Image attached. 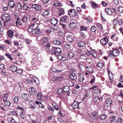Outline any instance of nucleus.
<instances>
[{
	"label": "nucleus",
	"mask_w": 123,
	"mask_h": 123,
	"mask_svg": "<svg viewBox=\"0 0 123 123\" xmlns=\"http://www.w3.org/2000/svg\"><path fill=\"white\" fill-rule=\"evenodd\" d=\"M119 50L117 49H113L112 52V54L111 52L110 51L109 54L110 56L112 58H114L115 56H117L119 54Z\"/></svg>",
	"instance_id": "nucleus-1"
},
{
	"label": "nucleus",
	"mask_w": 123,
	"mask_h": 123,
	"mask_svg": "<svg viewBox=\"0 0 123 123\" xmlns=\"http://www.w3.org/2000/svg\"><path fill=\"white\" fill-rule=\"evenodd\" d=\"M51 51L52 53L56 55H58L61 53V49L58 48L53 47L51 49Z\"/></svg>",
	"instance_id": "nucleus-2"
},
{
	"label": "nucleus",
	"mask_w": 123,
	"mask_h": 123,
	"mask_svg": "<svg viewBox=\"0 0 123 123\" xmlns=\"http://www.w3.org/2000/svg\"><path fill=\"white\" fill-rule=\"evenodd\" d=\"M2 18L4 21H5L4 25L5 27H6L7 25H6V24L8 22V14H3L2 16Z\"/></svg>",
	"instance_id": "nucleus-3"
},
{
	"label": "nucleus",
	"mask_w": 123,
	"mask_h": 123,
	"mask_svg": "<svg viewBox=\"0 0 123 123\" xmlns=\"http://www.w3.org/2000/svg\"><path fill=\"white\" fill-rule=\"evenodd\" d=\"M12 110H10L9 109H8V112L10 115H11L13 116H17L18 114L16 113V111L13 109L14 107V106H12Z\"/></svg>",
	"instance_id": "nucleus-4"
},
{
	"label": "nucleus",
	"mask_w": 123,
	"mask_h": 123,
	"mask_svg": "<svg viewBox=\"0 0 123 123\" xmlns=\"http://www.w3.org/2000/svg\"><path fill=\"white\" fill-rule=\"evenodd\" d=\"M76 12L75 10L74 9H70L68 12L69 15L70 16H74L76 15Z\"/></svg>",
	"instance_id": "nucleus-5"
},
{
	"label": "nucleus",
	"mask_w": 123,
	"mask_h": 123,
	"mask_svg": "<svg viewBox=\"0 0 123 123\" xmlns=\"http://www.w3.org/2000/svg\"><path fill=\"white\" fill-rule=\"evenodd\" d=\"M80 103V102L79 103L77 101H74L72 105L73 108L74 109H75L77 108H79V104Z\"/></svg>",
	"instance_id": "nucleus-6"
},
{
	"label": "nucleus",
	"mask_w": 123,
	"mask_h": 123,
	"mask_svg": "<svg viewBox=\"0 0 123 123\" xmlns=\"http://www.w3.org/2000/svg\"><path fill=\"white\" fill-rule=\"evenodd\" d=\"M63 92H67V95L68 96H69L70 94L69 91V87L68 86H66L64 87L63 88Z\"/></svg>",
	"instance_id": "nucleus-7"
},
{
	"label": "nucleus",
	"mask_w": 123,
	"mask_h": 123,
	"mask_svg": "<svg viewBox=\"0 0 123 123\" xmlns=\"http://www.w3.org/2000/svg\"><path fill=\"white\" fill-rule=\"evenodd\" d=\"M29 92L31 95H33L36 93L35 89L33 87H31L29 89Z\"/></svg>",
	"instance_id": "nucleus-8"
},
{
	"label": "nucleus",
	"mask_w": 123,
	"mask_h": 123,
	"mask_svg": "<svg viewBox=\"0 0 123 123\" xmlns=\"http://www.w3.org/2000/svg\"><path fill=\"white\" fill-rule=\"evenodd\" d=\"M108 42V40L106 37L102 39L100 41V42L104 44H106Z\"/></svg>",
	"instance_id": "nucleus-9"
},
{
	"label": "nucleus",
	"mask_w": 123,
	"mask_h": 123,
	"mask_svg": "<svg viewBox=\"0 0 123 123\" xmlns=\"http://www.w3.org/2000/svg\"><path fill=\"white\" fill-rule=\"evenodd\" d=\"M48 40V39L46 37H43L40 40V42L42 44L47 43Z\"/></svg>",
	"instance_id": "nucleus-10"
},
{
	"label": "nucleus",
	"mask_w": 123,
	"mask_h": 123,
	"mask_svg": "<svg viewBox=\"0 0 123 123\" xmlns=\"http://www.w3.org/2000/svg\"><path fill=\"white\" fill-rule=\"evenodd\" d=\"M32 7L33 8H34L36 10L39 11L41 9V7L40 6L34 4L32 5Z\"/></svg>",
	"instance_id": "nucleus-11"
},
{
	"label": "nucleus",
	"mask_w": 123,
	"mask_h": 123,
	"mask_svg": "<svg viewBox=\"0 0 123 123\" xmlns=\"http://www.w3.org/2000/svg\"><path fill=\"white\" fill-rule=\"evenodd\" d=\"M40 33V30L39 29L38 26H37L36 28L34 29V30L33 31V33L38 34H39Z\"/></svg>",
	"instance_id": "nucleus-12"
},
{
	"label": "nucleus",
	"mask_w": 123,
	"mask_h": 123,
	"mask_svg": "<svg viewBox=\"0 0 123 123\" xmlns=\"http://www.w3.org/2000/svg\"><path fill=\"white\" fill-rule=\"evenodd\" d=\"M68 19V17H67L63 16L60 18V21L62 22H65L67 21Z\"/></svg>",
	"instance_id": "nucleus-13"
},
{
	"label": "nucleus",
	"mask_w": 123,
	"mask_h": 123,
	"mask_svg": "<svg viewBox=\"0 0 123 123\" xmlns=\"http://www.w3.org/2000/svg\"><path fill=\"white\" fill-rule=\"evenodd\" d=\"M8 5L11 8H13L14 7L15 4L13 1L10 0L8 2Z\"/></svg>",
	"instance_id": "nucleus-14"
},
{
	"label": "nucleus",
	"mask_w": 123,
	"mask_h": 123,
	"mask_svg": "<svg viewBox=\"0 0 123 123\" xmlns=\"http://www.w3.org/2000/svg\"><path fill=\"white\" fill-rule=\"evenodd\" d=\"M105 12L107 14L110 15L112 13V11L111 9L108 8L105 9Z\"/></svg>",
	"instance_id": "nucleus-15"
},
{
	"label": "nucleus",
	"mask_w": 123,
	"mask_h": 123,
	"mask_svg": "<svg viewBox=\"0 0 123 123\" xmlns=\"http://www.w3.org/2000/svg\"><path fill=\"white\" fill-rule=\"evenodd\" d=\"M97 116V114L96 112H94L91 114L89 116L90 119H91L92 121H93L94 119L93 118V117H95Z\"/></svg>",
	"instance_id": "nucleus-16"
},
{
	"label": "nucleus",
	"mask_w": 123,
	"mask_h": 123,
	"mask_svg": "<svg viewBox=\"0 0 123 123\" xmlns=\"http://www.w3.org/2000/svg\"><path fill=\"white\" fill-rule=\"evenodd\" d=\"M22 99L24 100L27 101L28 100V96L26 93H23L22 95Z\"/></svg>",
	"instance_id": "nucleus-17"
},
{
	"label": "nucleus",
	"mask_w": 123,
	"mask_h": 123,
	"mask_svg": "<svg viewBox=\"0 0 123 123\" xmlns=\"http://www.w3.org/2000/svg\"><path fill=\"white\" fill-rule=\"evenodd\" d=\"M77 26V24L76 23L74 22L71 23L69 25V27L71 28H74Z\"/></svg>",
	"instance_id": "nucleus-18"
},
{
	"label": "nucleus",
	"mask_w": 123,
	"mask_h": 123,
	"mask_svg": "<svg viewBox=\"0 0 123 123\" xmlns=\"http://www.w3.org/2000/svg\"><path fill=\"white\" fill-rule=\"evenodd\" d=\"M37 97L38 99L39 100H41L43 96L42 93L41 92H38L37 94Z\"/></svg>",
	"instance_id": "nucleus-19"
},
{
	"label": "nucleus",
	"mask_w": 123,
	"mask_h": 123,
	"mask_svg": "<svg viewBox=\"0 0 123 123\" xmlns=\"http://www.w3.org/2000/svg\"><path fill=\"white\" fill-rule=\"evenodd\" d=\"M75 54L72 52H68V53L67 55L68 57H69L70 58L73 59Z\"/></svg>",
	"instance_id": "nucleus-20"
},
{
	"label": "nucleus",
	"mask_w": 123,
	"mask_h": 123,
	"mask_svg": "<svg viewBox=\"0 0 123 123\" xmlns=\"http://www.w3.org/2000/svg\"><path fill=\"white\" fill-rule=\"evenodd\" d=\"M35 25L34 24L32 25H31L28 28V31L29 32H32L33 33V31L34 30L33 28V26Z\"/></svg>",
	"instance_id": "nucleus-21"
},
{
	"label": "nucleus",
	"mask_w": 123,
	"mask_h": 123,
	"mask_svg": "<svg viewBox=\"0 0 123 123\" xmlns=\"http://www.w3.org/2000/svg\"><path fill=\"white\" fill-rule=\"evenodd\" d=\"M51 22L52 24L55 25L57 23L58 21L57 19L54 18H52L51 19Z\"/></svg>",
	"instance_id": "nucleus-22"
},
{
	"label": "nucleus",
	"mask_w": 123,
	"mask_h": 123,
	"mask_svg": "<svg viewBox=\"0 0 123 123\" xmlns=\"http://www.w3.org/2000/svg\"><path fill=\"white\" fill-rule=\"evenodd\" d=\"M86 68L87 71L90 73H92L93 72V69L91 67L87 66Z\"/></svg>",
	"instance_id": "nucleus-23"
},
{
	"label": "nucleus",
	"mask_w": 123,
	"mask_h": 123,
	"mask_svg": "<svg viewBox=\"0 0 123 123\" xmlns=\"http://www.w3.org/2000/svg\"><path fill=\"white\" fill-rule=\"evenodd\" d=\"M11 70L13 72H16L17 71V68L16 66L12 65L10 67Z\"/></svg>",
	"instance_id": "nucleus-24"
},
{
	"label": "nucleus",
	"mask_w": 123,
	"mask_h": 123,
	"mask_svg": "<svg viewBox=\"0 0 123 123\" xmlns=\"http://www.w3.org/2000/svg\"><path fill=\"white\" fill-rule=\"evenodd\" d=\"M52 106L57 111L59 110V108L57 105V104L55 103H53L52 104Z\"/></svg>",
	"instance_id": "nucleus-25"
},
{
	"label": "nucleus",
	"mask_w": 123,
	"mask_h": 123,
	"mask_svg": "<svg viewBox=\"0 0 123 123\" xmlns=\"http://www.w3.org/2000/svg\"><path fill=\"white\" fill-rule=\"evenodd\" d=\"M65 12L64 10L62 8L60 9L59 10V15L61 16L62 14H63Z\"/></svg>",
	"instance_id": "nucleus-26"
},
{
	"label": "nucleus",
	"mask_w": 123,
	"mask_h": 123,
	"mask_svg": "<svg viewBox=\"0 0 123 123\" xmlns=\"http://www.w3.org/2000/svg\"><path fill=\"white\" fill-rule=\"evenodd\" d=\"M73 38L71 35H68L67 37V39L70 42H72L73 40Z\"/></svg>",
	"instance_id": "nucleus-27"
},
{
	"label": "nucleus",
	"mask_w": 123,
	"mask_h": 123,
	"mask_svg": "<svg viewBox=\"0 0 123 123\" xmlns=\"http://www.w3.org/2000/svg\"><path fill=\"white\" fill-rule=\"evenodd\" d=\"M85 43L83 42H80L78 43V45L79 47H82L85 45Z\"/></svg>",
	"instance_id": "nucleus-28"
},
{
	"label": "nucleus",
	"mask_w": 123,
	"mask_h": 123,
	"mask_svg": "<svg viewBox=\"0 0 123 123\" xmlns=\"http://www.w3.org/2000/svg\"><path fill=\"white\" fill-rule=\"evenodd\" d=\"M13 35V32L11 31H8V36L10 37H12Z\"/></svg>",
	"instance_id": "nucleus-29"
},
{
	"label": "nucleus",
	"mask_w": 123,
	"mask_h": 123,
	"mask_svg": "<svg viewBox=\"0 0 123 123\" xmlns=\"http://www.w3.org/2000/svg\"><path fill=\"white\" fill-rule=\"evenodd\" d=\"M49 12L48 10H46L43 12L42 14V15L44 16H46L49 15Z\"/></svg>",
	"instance_id": "nucleus-30"
},
{
	"label": "nucleus",
	"mask_w": 123,
	"mask_h": 123,
	"mask_svg": "<svg viewBox=\"0 0 123 123\" xmlns=\"http://www.w3.org/2000/svg\"><path fill=\"white\" fill-rule=\"evenodd\" d=\"M70 78L73 80H75L76 78V76L74 74H71L70 76Z\"/></svg>",
	"instance_id": "nucleus-31"
},
{
	"label": "nucleus",
	"mask_w": 123,
	"mask_h": 123,
	"mask_svg": "<svg viewBox=\"0 0 123 123\" xmlns=\"http://www.w3.org/2000/svg\"><path fill=\"white\" fill-rule=\"evenodd\" d=\"M53 5L56 7H59L61 6V4L60 3L57 2H54L53 3Z\"/></svg>",
	"instance_id": "nucleus-32"
},
{
	"label": "nucleus",
	"mask_w": 123,
	"mask_h": 123,
	"mask_svg": "<svg viewBox=\"0 0 123 123\" xmlns=\"http://www.w3.org/2000/svg\"><path fill=\"white\" fill-rule=\"evenodd\" d=\"M58 59L64 61L66 60V59L63 56L59 55L58 56Z\"/></svg>",
	"instance_id": "nucleus-33"
},
{
	"label": "nucleus",
	"mask_w": 123,
	"mask_h": 123,
	"mask_svg": "<svg viewBox=\"0 0 123 123\" xmlns=\"http://www.w3.org/2000/svg\"><path fill=\"white\" fill-rule=\"evenodd\" d=\"M8 97V95L7 93H6L4 94L3 97V99L4 101H6L7 98Z\"/></svg>",
	"instance_id": "nucleus-34"
},
{
	"label": "nucleus",
	"mask_w": 123,
	"mask_h": 123,
	"mask_svg": "<svg viewBox=\"0 0 123 123\" xmlns=\"http://www.w3.org/2000/svg\"><path fill=\"white\" fill-rule=\"evenodd\" d=\"M79 79L80 81L82 82L84 80V78L83 75L80 74L79 75Z\"/></svg>",
	"instance_id": "nucleus-35"
},
{
	"label": "nucleus",
	"mask_w": 123,
	"mask_h": 123,
	"mask_svg": "<svg viewBox=\"0 0 123 123\" xmlns=\"http://www.w3.org/2000/svg\"><path fill=\"white\" fill-rule=\"evenodd\" d=\"M91 3L92 4V6L93 8H97L98 7V5L97 4L93 2H92Z\"/></svg>",
	"instance_id": "nucleus-36"
},
{
	"label": "nucleus",
	"mask_w": 123,
	"mask_h": 123,
	"mask_svg": "<svg viewBox=\"0 0 123 123\" xmlns=\"http://www.w3.org/2000/svg\"><path fill=\"white\" fill-rule=\"evenodd\" d=\"M53 42L55 44L57 45H60L61 43V42L58 40L54 41Z\"/></svg>",
	"instance_id": "nucleus-37"
},
{
	"label": "nucleus",
	"mask_w": 123,
	"mask_h": 123,
	"mask_svg": "<svg viewBox=\"0 0 123 123\" xmlns=\"http://www.w3.org/2000/svg\"><path fill=\"white\" fill-rule=\"evenodd\" d=\"M107 104H108L111 105L112 103V101L110 98H108L106 100Z\"/></svg>",
	"instance_id": "nucleus-38"
},
{
	"label": "nucleus",
	"mask_w": 123,
	"mask_h": 123,
	"mask_svg": "<svg viewBox=\"0 0 123 123\" xmlns=\"http://www.w3.org/2000/svg\"><path fill=\"white\" fill-rule=\"evenodd\" d=\"M32 78L37 84H39V80L35 76H33L32 77Z\"/></svg>",
	"instance_id": "nucleus-39"
},
{
	"label": "nucleus",
	"mask_w": 123,
	"mask_h": 123,
	"mask_svg": "<svg viewBox=\"0 0 123 123\" xmlns=\"http://www.w3.org/2000/svg\"><path fill=\"white\" fill-rule=\"evenodd\" d=\"M63 92H64L63 89L62 88H59L57 91V93L59 94H61Z\"/></svg>",
	"instance_id": "nucleus-40"
},
{
	"label": "nucleus",
	"mask_w": 123,
	"mask_h": 123,
	"mask_svg": "<svg viewBox=\"0 0 123 123\" xmlns=\"http://www.w3.org/2000/svg\"><path fill=\"white\" fill-rule=\"evenodd\" d=\"M115 117L114 116H112L110 119V122L111 123L113 122L115 120Z\"/></svg>",
	"instance_id": "nucleus-41"
},
{
	"label": "nucleus",
	"mask_w": 123,
	"mask_h": 123,
	"mask_svg": "<svg viewBox=\"0 0 123 123\" xmlns=\"http://www.w3.org/2000/svg\"><path fill=\"white\" fill-rule=\"evenodd\" d=\"M16 24L17 25H21V23L20 22V18H18L17 19L16 22Z\"/></svg>",
	"instance_id": "nucleus-42"
},
{
	"label": "nucleus",
	"mask_w": 123,
	"mask_h": 123,
	"mask_svg": "<svg viewBox=\"0 0 123 123\" xmlns=\"http://www.w3.org/2000/svg\"><path fill=\"white\" fill-rule=\"evenodd\" d=\"M8 120H9L11 123H16L14 120L12 118H9L8 119Z\"/></svg>",
	"instance_id": "nucleus-43"
},
{
	"label": "nucleus",
	"mask_w": 123,
	"mask_h": 123,
	"mask_svg": "<svg viewBox=\"0 0 123 123\" xmlns=\"http://www.w3.org/2000/svg\"><path fill=\"white\" fill-rule=\"evenodd\" d=\"M97 66L99 68H101L103 67V65L101 63H98L97 64Z\"/></svg>",
	"instance_id": "nucleus-44"
},
{
	"label": "nucleus",
	"mask_w": 123,
	"mask_h": 123,
	"mask_svg": "<svg viewBox=\"0 0 123 123\" xmlns=\"http://www.w3.org/2000/svg\"><path fill=\"white\" fill-rule=\"evenodd\" d=\"M96 28L95 26H93L91 27V30L93 32L95 31L96 30Z\"/></svg>",
	"instance_id": "nucleus-45"
},
{
	"label": "nucleus",
	"mask_w": 123,
	"mask_h": 123,
	"mask_svg": "<svg viewBox=\"0 0 123 123\" xmlns=\"http://www.w3.org/2000/svg\"><path fill=\"white\" fill-rule=\"evenodd\" d=\"M123 121V120L121 117L118 118L116 122V123H121Z\"/></svg>",
	"instance_id": "nucleus-46"
},
{
	"label": "nucleus",
	"mask_w": 123,
	"mask_h": 123,
	"mask_svg": "<svg viewBox=\"0 0 123 123\" xmlns=\"http://www.w3.org/2000/svg\"><path fill=\"white\" fill-rule=\"evenodd\" d=\"M58 121L60 123H63L64 122V120L62 119L61 117H60L57 118Z\"/></svg>",
	"instance_id": "nucleus-47"
},
{
	"label": "nucleus",
	"mask_w": 123,
	"mask_h": 123,
	"mask_svg": "<svg viewBox=\"0 0 123 123\" xmlns=\"http://www.w3.org/2000/svg\"><path fill=\"white\" fill-rule=\"evenodd\" d=\"M118 11L120 12H122L123 11V7L120 6L118 8Z\"/></svg>",
	"instance_id": "nucleus-48"
},
{
	"label": "nucleus",
	"mask_w": 123,
	"mask_h": 123,
	"mask_svg": "<svg viewBox=\"0 0 123 123\" xmlns=\"http://www.w3.org/2000/svg\"><path fill=\"white\" fill-rule=\"evenodd\" d=\"M107 116L105 115H102L100 116V118L102 120H103L106 118Z\"/></svg>",
	"instance_id": "nucleus-49"
},
{
	"label": "nucleus",
	"mask_w": 123,
	"mask_h": 123,
	"mask_svg": "<svg viewBox=\"0 0 123 123\" xmlns=\"http://www.w3.org/2000/svg\"><path fill=\"white\" fill-rule=\"evenodd\" d=\"M19 115L23 119H24L25 117V115L22 111L19 114Z\"/></svg>",
	"instance_id": "nucleus-50"
},
{
	"label": "nucleus",
	"mask_w": 123,
	"mask_h": 123,
	"mask_svg": "<svg viewBox=\"0 0 123 123\" xmlns=\"http://www.w3.org/2000/svg\"><path fill=\"white\" fill-rule=\"evenodd\" d=\"M80 30L81 31H86L87 30V28L84 27L83 26H80Z\"/></svg>",
	"instance_id": "nucleus-51"
},
{
	"label": "nucleus",
	"mask_w": 123,
	"mask_h": 123,
	"mask_svg": "<svg viewBox=\"0 0 123 123\" xmlns=\"http://www.w3.org/2000/svg\"><path fill=\"white\" fill-rule=\"evenodd\" d=\"M17 7L19 9H21L22 8V6L21 4L19 3L17 5Z\"/></svg>",
	"instance_id": "nucleus-52"
},
{
	"label": "nucleus",
	"mask_w": 123,
	"mask_h": 123,
	"mask_svg": "<svg viewBox=\"0 0 123 123\" xmlns=\"http://www.w3.org/2000/svg\"><path fill=\"white\" fill-rule=\"evenodd\" d=\"M23 72V70L21 69H17V73L19 74H21Z\"/></svg>",
	"instance_id": "nucleus-53"
},
{
	"label": "nucleus",
	"mask_w": 123,
	"mask_h": 123,
	"mask_svg": "<svg viewBox=\"0 0 123 123\" xmlns=\"http://www.w3.org/2000/svg\"><path fill=\"white\" fill-rule=\"evenodd\" d=\"M63 78V77L62 76L60 75L59 76L57 77V80H62Z\"/></svg>",
	"instance_id": "nucleus-54"
},
{
	"label": "nucleus",
	"mask_w": 123,
	"mask_h": 123,
	"mask_svg": "<svg viewBox=\"0 0 123 123\" xmlns=\"http://www.w3.org/2000/svg\"><path fill=\"white\" fill-rule=\"evenodd\" d=\"M14 100L15 103H17L18 101V97H15L14 98Z\"/></svg>",
	"instance_id": "nucleus-55"
},
{
	"label": "nucleus",
	"mask_w": 123,
	"mask_h": 123,
	"mask_svg": "<svg viewBox=\"0 0 123 123\" xmlns=\"http://www.w3.org/2000/svg\"><path fill=\"white\" fill-rule=\"evenodd\" d=\"M48 110L49 111H54V109L51 106H49L48 107Z\"/></svg>",
	"instance_id": "nucleus-56"
},
{
	"label": "nucleus",
	"mask_w": 123,
	"mask_h": 123,
	"mask_svg": "<svg viewBox=\"0 0 123 123\" xmlns=\"http://www.w3.org/2000/svg\"><path fill=\"white\" fill-rule=\"evenodd\" d=\"M28 8V7L25 5H24L23 6V9L24 10H27Z\"/></svg>",
	"instance_id": "nucleus-57"
},
{
	"label": "nucleus",
	"mask_w": 123,
	"mask_h": 123,
	"mask_svg": "<svg viewBox=\"0 0 123 123\" xmlns=\"http://www.w3.org/2000/svg\"><path fill=\"white\" fill-rule=\"evenodd\" d=\"M25 42L26 43L28 44H30L31 42V40L29 39H27L25 40Z\"/></svg>",
	"instance_id": "nucleus-58"
},
{
	"label": "nucleus",
	"mask_w": 123,
	"mask_h": 123,
	"mask_svg": "<svg viewBox=\"0 0 123 123\" xmlns=\"http://www.w3.org/2000/svg\"><path fill=\"white\" fill-rule=\"evenodd\" d=\"M61 25L62 28H63L64 30H66V25L63 23L61 24Z\"/></svg>",
	"instance_id": "nucleus-59"
},
{
	"label": "nucleus",
	"mask_w": 123,
	"mask_h": 123,
	"mask_svg": "<svg viewBox=\"0 0 123 123\" xmlns=\"http://www.w3.org/2000/svg\"><path fill=\"white\" fill-rule=\"evenodd\" d=\"M65 47L68 49H70V45L69 44H65Z\"/></svg>",
	"instance_id": "nucleus-60"
},
{
	"label": "nucleus",
	"mask_w": 123,
	"mask_h": 123,
	"mask_svg": "<svg viewBox=\"0 0 123 123\" xmlns=\"http://www.w3.org/2000/svg\"><path fill=\"white\" fill-rule=\"evenodd\" d=\"M31 107V108L34 109L36 108V106L34 104H31L30 105Z\"/></svg>",
	"instance_id": "nucleus-61"
},
{
	"label": "nucleus",
	"mask_w": 123,
	"mask_h": 123,
	"mask_svg": "<svg viewBox=\"0 0 123 123\" xmlns=\"http://www.w3.org/2000/svg\"><path fill=\"white\" fill-rule=\"evenodd\" d=\"M38 20L37 18H33L32 19V20L35 23L37 22Z\"/></svg>",
	"instance_id": "nucleus-62"
},
{
	"label": "nucleus",
	"mask_w": 123,
	"mask_h": 123,
	"mask_svg": "<svg viewBox=\"0 0 123 123\" xmlns=\"http://www.w3.org/2000/svg\"><path fill=\"white\" fill-rule=\"evenodd\" d=\"M123 22V21L121 19L119 20L118 22V24L119 25H121L122 24Z\"/></svg>",
	"instance_id": "nucleus-63"
},
{
	"label": "nucleus",
	"mask_w": 123,
	"mask_h": 123,
	"mask_svg": "<svg viewBox=\"0 0 123 123\" xmlns=\"http://www.w3.org/2000/svg\"><path fill=\"white\" fill-rule=\"evenodd\" d=\"M5 68V66L3 64H2L0 65V69H3Z\"/></svg>",
	"instance_id": "nucleus-64"
}]
</instances>
